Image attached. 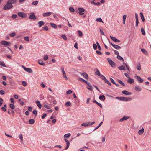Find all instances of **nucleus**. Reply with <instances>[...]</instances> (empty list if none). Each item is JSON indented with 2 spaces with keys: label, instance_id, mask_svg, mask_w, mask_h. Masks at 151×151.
<instances>
[{
  "label": "nucleus",
  "instance_id": "obj_28",
  "mask_svg": "<svg viewBox=\"0 0 151 151\" xmlns=\"http://www.w3.org/2000/svg\"><path fill=\"white\" fill-rule=\"evenodd\" d=\"M35 122V121L33 119H30L29 121V123L31 124H33Z\"/></svg>",
  "mask_w": 151,
  "mask_h": 151
},
{
  "label": "nucleus",
  "instance_id": "obj_13",
  "mask_svg": "<svg viewBox=\"0 0 151 151\" xmlns=\"http://www.w3.org/2000/svg\"><path fill=\"white\" fill-rule=\"evenodd\" d=\"M51 12H47L43 13V15L44 17H48L51 14Z\"/></svg>",
  "mask_w": 151,
  "mask_h": 151
},
{
  "label": "nucleus",
  "instance_id": "obj_17",
  "mask_svg": "<svg viewBox=\"0 0 151 151\" xmlns=\"http://www.w3.org/2000/svg\"><path fill=\"white\" fill-rule=\"evenodd\" d=\"M95 70H96V71L95 72V75L99 76H100L101 74L100 73L99 70L97 68H96Z\"/></svg>",
  "mask_w": 151,
  "mask_h": 151
},
{
  "label": "nucleus",
  "instance_id": "obj_29",
  "mask_svg": "<svg viewBox=\"0 0 151 151\" xmlns=\"http://www.w3.org/2000/svg\"><path fill=\"white\" fill-rule=\"evenodd\" d=\"M80 11L78 12V13L80 15H83L84 14V13L83 12L85 11V10H79Z\"/></svg>",
  "mask_w": 151,
  "mask_h": 151
},
{
  "label": "nucleus",
  "instance_id": "obj_41",
  "mask_svg": "<svg viewBox=\"0 0 151 151\" xmlns=\"http://www.w3.org/2000/svg\"><path fill=\"white\" fill-rule=\"evenodd\" d=\"M78 33L79 36L80 37H81L83 35V33L80 30L78 31Z\"/></svg>",
  "mask_w": 151,
  "mask_h": 151
},
{
  "label": "nucleus",
  "instance_id": "obj_40",
  "mask_svg": "<svg viewBox=\"0 0 151 151\" xmlns=\"http://www.w3.org/2000/svg\"><path fill=\"white\" fill-rule=\"evenodd\" d=\"M16 35V34L15 32H12L9 34V35L10 36L12 37H14Z\"/></svg>",
  "mask_w": 151,
  "mask_h": 151
},
{
  "label": "nucleus",
  "instance_id": "obj_47",
  "mask_svg": "<svg viewBox=\"0 0 151 151\" xmlns=\"http://www.w3.org/2000/svg\"><path fill=\"white\" fill-rule=\"evenodd\" d=\"M38 3V1H35L32 3V4L33 5H36Z\"/></svg>",
  "mask_w": 151,
  "mask_h": 151
},
{
  "label": "nucleus",
  "instance_id": "obj_22",
  "mask_svg": "<svg viewBox=\"0 0 151 151\" xmlns=\"http://www.w3.org/2000/svg\"><path fill=\"white\" fill-rule=\"evenodd\" d=\"M99 99L101 100L104 101L105 100V96L104 95H101L99 96Z\"/></svg>",
  "mask_w": 151,
  "mask_h": 151
},
{
  "label": "nucleus",
  "instance_id": "obj_50",
  "mask_svg": "<svg viewBox=\"0 0 151 151\" xmlns=\"http://www.w3.org/2000/svg\"><path fill=\"white\" fill-rule=\"evenodd\" d=\"M72 92V91L70 90H69L66 92V94H69Z\"/></svg>",
  "mask_w": 151,
  "mask_h": 151
},
{
  "label": "nucleus",
  "instance_id": "obj_49",
  "mask_svg": "<svg viewBox=\"0 0 151 151\" xmlns=\"http://www.w3.org/2000/svg\"><path fill=\"white\" fill-rule=\"evenodd\" d=\"M141 32L142 35H145V32L144 28L142 27L141 28Z\"/></svg>",
  "mask_w": 151,
  "mask_h": 151
},
{
  "label": "nucleus",
  "instance_id": "obj_4",
  "mask_svg": "<svg viewBox=\"0 0 151 151\" xmlns=\"http://www.w3.org/2000/svg\"><path fill=\"white\" fill-rule=\"evenodd\" d=\"M22 67L24 69V70L26 72L30 73H31L33 71L32 69L29 68H26L24 66L22 65Z\"/></svg>",
  "mask_w": 151,
  "mask_h": 151
},
{
  "label": "nucleus",
  "instance_id": "obj_57",
  "mask_svg": "<svg viewBox=\"0 0 151 151\" xmlns=\"http://www.w3.org/2000/svg\"><path fill=\"white\" fill-rule=\"evenodd\" d=\"M123 97H117L116 98L120 101H122Z\"/></svg>",
  "mask_w": 151,
  "mask_h": 151
},
{
  "label": "nucleus",
  "instance_id": "obj_54",
  "mask_svg": "<svg viewBox=\"0 0 151 151\" xmlns=\"http://www.w3.org/2000/svg\"><path fill=\"white\" fill-rule=\"evenodd\" d=\"M93 47L94 50H96L97 49V45L95 44H93Z\"/></svg>",
  "mask_w": 151,
  "mask_h": 151
},
{
  "label": "nucleus",
  "instance_id": "obj_16",
  "mask_svg": "<svg viewBox=\"0 0 151 151\" xmlns=\"http://www.w3.org/2000/svg\"><path fill=\"white\" fill-rule=\"evenodd\" d=\"M129 118V117L127 116H124L121 119L119 120V121L122 122L124 120H127V119Z\"/></svg>",
  "mask_w": 151,
  "mask_h": 151
},
{
  "label": "nucleus",
  "instance_id": "obj_18",
  "mask_svg": "<svg viewBox=\"0 0 151 151\" xmlns=\"http://www.w3.org/2000/svg\"><path fill=\"white\" fill-rule=\"evenodd\" d=\"M38 63L41 65L43 66H45V64L43 62V61L41 60H40L38 61Z\"/></svg>",
  "mask_w": 151,
  "mask_h": 151
},
{
  "label": "nucleus",
  "instance_id": "obj_55",
  "mask_svg": "<svg viewBox=\"0 0 151 151\" xmlns=\"http://www.w3.org/2000/svg\"><path fill=\"white\" fill-rule=\"evenodd\" d=\"M63 77L66 80H67L68 79V78L66 76V73L65 74H63Z\"/></svg>",
  "mask_w": 151,
  "mask_h": 151
},
{
  "label": "nucleus",
  "instance_id": "obj_20",
  "mask_svg": "<svg viewBox=\"0 0 151 151\" xmlns=\"http://www.w3.org/2000/svg\"><path fill=\"white\" fill-rule=\"evenodd\" d=\"M112 46L116 49H119L121 48V47L118 45H116L114 44L112 45Z\"/></svg>",
  "mask_w": 151,
  "mask_h": 151
},
{
  "label": "nucleus",
  "instance_id": "obj_56",
  "mask_svg": "<svg viewBox=\"0 0 151 151\" xmlns=\"http://www.w3.org/2000/svg\"><path fill=\"white\" fill-rule=\"evenodd\" d=\"M10 101L13 104H14L15 103L14 99L13 98H10Z\"/></svg>",
  "mask_w": 151,
  "mask_h": 151
},
{
  "label": "nucleus",
  "instance_id": "obj_21",
  "mask_svg": "<svg viewBox=\"0 0 151 151\" xmlns=\"http://www.w3.org/2000/svg\"><path fill=\"white\" fill-rule=\"evenodd\" d=\"M144 132V129L142 127V129L139 130L138 131V134L139 135H142Z\"/></svg>",
  "mask_w": 151,
  "mask_h": 151
},
{
  "label": "nucleus",
  "instance_id": "obj_26",
  "mask_svg": "<svg viewBox=\"0 0 151 151\" xmlns=\"http://www.w3.org/2000/svg\"><path fill=\"white\" fill-rule=\"evenodd\" d=\"M71 135L70 133H68L65 134L64 136V138H68Z\"/></svg>",
  "mask_w": 151,
  "mask_h": 151
},
{
  "label": "nucleus",
  "instance_id": "obj_35",
  "mask_svg": "<svg viewBox=\"0 0 151 151\" xmlns=\"http://www.w3.org/2000/svg\"><path fill=\"white\" fill-rule=\"evenodd\" d=\"M8 1L12 4H14L16 3V0H9Z\"/></svg>",
  "mask_w": 151,
  "mask_h": 151
},
{
  "label": "nucleus",
  "instance_id": "obj_64",
  "mask_svg": "<svg viewBox=\"0 0 151 151\" xmlns=\"http://www.w3.org/2000/svg\"><path fill=\"white\" fill-rule=\"evenodd\" d=\"M28 109L29 111H31L32 109V107H28Z\"/></svg>",
  "mask_w": 151,
  "mask_h": 151
},
{
  "label": "nucleus",
  "instance_id": "obj_48",
  "mask_svg": "<svg viewBox=\"0 0 151 151\" xmlns=\"http://www.w3.org/2000/svg\"><path fill=\"white\" fill-rule=\"evenodd\" d=\"M22 84L24 86H26L27 85V83L26 81H23L22 82Z\"/></svg>",
  "mask_w": 151,
  "mask_h": 151
},
{
  "label": "nucleus",
  "instance_id": "obj_36",
  "mask_svg": "<svg viewBox=\"0 0 151 151\" xmlns=\"http://www.w3.org/2000/svg\"><path fill=\"white\" fill-rule=\"evenodd\" d=\"M10 108L12 109H14L15 108L14 105L12 104H10L9 105Z\"/></svg>",
  "mask_w": 151,
  "mask_h": 151
},
{
  "label": "nucleus",
  "instance_id": "obj_1",
  "mask_svg": "<svg viewBox=\"0 0 151 151\" xmlns=\"http://www.w3.org/2000/svg\"><path fill=\"white\" fill-rule=\"evenodd\" d=\"M29 18L30 19L32 20L33 21H35L37 19V17L34 12H31L29 13Z\"/></svg>",
  "mask_w": 151,
  "mask_h": 151
},
{
  "label": "nucleus",
  "instance_id": "obj_53",
  "mask_svg": "<svg viewBox=\"0 0 151 151\" xmlns=\"http://www.w3.org/2000/svg\"><path fill=\"white\" fill-rule=\"evenodd\" d=\"M71 103L70 101H68L65 103V105L66 106H70Z\"/></svg>",
  "mask_w": 151,
  "mask_h": 151
},
{
  "label": "nucleus",
  "instance_id": "obj_51",
  "mask_svg": "<svg viewBox=\"0 0 151 151\" xmlns=\"http://www.w3.org/2000/svg\"><path fill=\"white\" fill-rule=\"evenodd\" d=\"M44 106L45 108H47V109H50V106L46 104H44Z\"/></svg>",
  "mask_w": 151,
  "mask_h": 151
},
{
  "label": "nucleus",
  "instance_id": "obj_34",
  "mask_svg": "<svg viewBox=\"0 0 151 151\" xmlns=\"http://www.w3.org/2000/svg\"><path fill=\"white\" fill-rule=\"evenodd\" d=\"M137 69L138 70H141V65L140 64H137Z\"/></svg>",
  "mask_w": 151,
  "mask_h": 151
},
{
  "label": "nucleus",
  "instance_id": "obj_6",
  "mask_svg": "<svg viewBox=\"0 0 151 151\" xmlns=\"http://www.w3.org/2000/svg\"><path fill=\"white\" fill-rule=\"evenodd\" d=\"M18 15L22 18H24L26 17V14L22 12H19L18 13Z\"/></svg>",
  "mask_w": 151,
  "mask_h": 151
},
{
  "label": "nucleus",
  "instance_id": "obj_12",
  "mask_svg": "<svg viewBox=\"0 0 151 151\" xmlns=\"http://www.w3.org/2000/svg\"><path fill=\"white\" fill-rule=\"evenodd\" d=\"M45 22L43 21H40L38 22V24L39 27H41L45 24Z\"/></svg>",
  "mask_w": 151,
  "mask_h": 151
},
{
  "label": "nucleus",
  "instance_id": "obj_5",
  "mask_svg": "<svg viewBox=\"0 0 151 151\" xmlns=\"http://www.w3.org/2000/svg\"><path fill=\"white\" fill-rule=\"evenodd\" d=\"M1 44L2 45H4L6 47L7 46H9V44H11V42H10L2 40L1 41Z\"/></svg>",
  "mask_w": 151,
  "mask_h": 151
},
{
  "label": "nucleus",
  "instance_id": "obj_59",
  "mask_svg": "<svg viewBox=\"0 0 151 151\" xmlns=\"http://www.w3.org/2000/svg\"><path fill=\"white\" fill-rule=\"evenodd\" d=\"M23 136L22 134H20L19 136V138L22 141H23Z\"/></svg>",
  "mask_w": 151,
  "mask_h": 151
},
{
  "label": "nucleus",
  "instance_id": "obj_52",
  "mask_svg": "<svg viewBox=\"0 0 151 151\" xmlns=\"http://www.w3.org/2000/svg\"><path fill=\"white\" fill-rule=\"evenodd\" d=\"M43 29L47 31L48 30V28L47 26H45L42 27Z\"/></svg>",
  "mask_w": 151,
  "mask_h": 151
},
{
  "label": "nucleus",
  "instance_id": "obj_24",
  "mask_svg": "<svg viewBox=\"0 0 151 151\" xmlns=\"http://www.w3.org/2000/svg\"><path fill=\"white\" fill-rule=\"evenodd\" d=\"M118 68L120 70H125V66L121 65L118 67Z\"/></svg>",
  "mask_w": 151,
  "mask_h": 151
},
{
  "label": "nucleus",
  "instance_id": "obj_38",
  "mask_svg": "<svg viewBox=\"0 0 151 151\" xmlns=\"http://www.w3.org/2000/svg\"><path fill=\"white\" fill-rule=\"evenodd\" d=\"M81 125L83 126L87 127L88 126V124L87 122H85V123H83Z\"/></svg>",
  "mask_w": 151,
  "mask_h": 151
},
{
  "label": "nucleus",
  "instance_id": "obj_30",
  "mask_svg": "<svg viewBox=\"0 0 151 151\" xmlns=\"http://www.w3.org/2000/svg\"><path fill=\"white\" fill-rule=\"evenodd\" d=\"M51 26L54 28H56L57 27V25L53 23H50Z\"/></svg>",
  "mask_w": 151,
  "mask_h": 151
},
{
  "label": "nucleus",
  "instance_id": "obj_23",
  "mask_svg": "<svg viewBox=\"0 0 151 151\" xmlns=\"http://www.w3.org/2000/svg\"><path fill=\"white\" fill-rule=\"evenodd\" d=\"M141 50L142 52L146 55H148L147 52L144 49H141Z\"/></svg>",
  "mask_w": 151,
  "mask_h": 151
},
{
  "label": "nucleus",
  "instance_id": "obj_14",
  "mask_svg": "<svg viewBox=\"0 0 151 151\" xmlns=\"http://www.w3.org/2000/svg\"><path fill=\"white\" fill-rule=\"evenodd\" d=\"M35 102L36 103L37 106L40 109L42 107V105L40 102L38 100H37Z\"/></svg>",
  "mask_w": 151,
  "mask_h": 151
},
{
  "label": "nucleus",
  "instance_id": "obj_44",
  "mask_svg": "<svg viewBox=\"0 0 151 151\" xmlns=\"http://www.w3.org/2000/svg\"><path fill=\"white\" fill-rule=\"evenodd\" d=\"M0 65L4 67H6V66L3 61H0Z\"/></svg>",
  "mask_w": 151,
  "mask_h": 151
},
{
  "label": "nucleus",
  "instance_id": "obj_58",
  "mask_svg": "<svg viewBox=\"0 0 151 151\" xmlns=\"http://www.w3.org/2000/svg\"><path fill=\"white\" fill-rule=\"evenodd\" d=\"M110 80L112 83L114 84H116L114 80L111 78H110Z\"/></svg>",
  "mask_w": 151,
  "mask_h": 151
},
{
  "label": "nucleus",
  "instance_id": "obj_27",
  "mask_svg": "<svg viewBox=\"0 0 151 151\" xmlns=\"http://www.w3.org/2000/svg\"><path fill=\"white\" fill-rule=\"evenodd\" d=\"M140 15L141 16V19L143 22L145 21V18L144 17L143 14L142 12H141L140 13Z\"/></svg>",
  "mask_w": 151,
  "mask_h": 151
},
{
  "label": "nucleus",
  "instance_id": "obj_31",
  "mask_svg": "<svg viewBox=\"0 0 151 151\" xmlns=\"http://www.w3.org/2000/svg\"><path fill=\"white\" fill-rule=\"evenodd\" d=\"M96 20L98 22H102V23H104L103 21L102 20V19L101 18H97Z\"/></svg>",
  "mask_w": 151,
  "mask_h": 151
},
{
  "label": "nucleus",
  "instance_id": "obj_42",
  "mask_svg": "<svg viewBox=\"0 0 151 151\" xmlns=\"http://www.w3.org/2000/svg\"><path fill=\"white\" fill-rule=\"evenodd\" d=\"M106 83L108 84V85H111V83H110V82L106 79L104 81Z\"/></svg>",
  "mask_w": 151,
  "mask_h": 151
},
{
  "label": "nucleus",
  "instance_id": "obj_32",
  "mask_svg": "<svg viewBox=\"0 0 151 151\" xmlns=\"http://www.w3.org/2000/svg\"><path fill=\"white\" fill-rule=\"evenodd\" d=\"M118 81L119 82V83L121 85H122L123 86H125V84L121 80H118Z\"/></svg>",
  "mask_w": 151,
  "mask_h": 151
},
{
  "label": "nucleus",
  "instance_id": "obj_60",
  "mask_svg": "<svg viewBox=\"0 0 151 151\" xmlns=\"http://www.w3.org/2000/svg\"><path fill=\"white\" fill-rule=\"evenodd\" d=\"M5 93L4 91L3 90H0V94L1 95H4Z\"/></svg>",
  "mask_w": 151,
  "mask_h": 151
},
{
  "label": "nucleus",
  "instance_id": "obj_61",
  "mask_svg": "<svg viewBox=\"0 0 151 151\" xmlns=\"http://www.w3.org/2000/svg\"><path fill=\"white\" fill-rule=\"evenodd\" d=\"M33 113L35 116H36L37 114V111L36 110H33Z\"/></svg>",
  "mask_w": 151,
  "mask_h": 151
},
{
  "label": "nucleus",
  "instance_id": "obj_8",
  "mask_svg": "<svg viewBox=\"0 0 151 151\" xmlns=\"http://www.w3.org/2000/svg\"><path fill=\"white\" fill-rule=\"evenodd\" d=\"M132 100L131 98H129L125 97H123L122 101H130Z\"/></svg>",
  "mask_w": 151,
  "mask_h": 151
},
{
  "label": "nucleus",
  "instance_id": "obj_3",
  "mask_svg": "<svg viewBox=\"0 0 151 151\" xmlns=\"http://www.w3.org/2000/svg\"><path fill=\"white\" fill-rule=\"evenodd\" d=\"M107 60L109 64L111 67L114 68L115 67L116 64L111 59L108 58Z\"/></svg>",
  "mask_w": 151,
  "mask_h": 151
},
{
  "label": "nucleus",
  "instance_id": "obj_37",
  "mask_svg": "<svg viewBox=\"0 0 151 151\" xmlns=\"http://www.w3.org/2000/svg\"><path fill=\"white\" fill-rule=\"evenodd\" d=\"M117 58L119 60H122L123 61H124V60L123 59V58L121 56H120V55H117Z\"/></svg>",
  "mask_w": 151,
  "mask_h": 151
},
{
  "label": "nucleus",
  "instance_id": "obj_2",
  "mask_svg": "<svg viewBox=\"0 0 151 151\" xmlns=\"http://www.w3.org/2000/svg\"><path fill=\"white\" fill-rule=\"evenodd\" d=\"M13 6L11 3L8 1L7 4L4 7V9H9L12 8Z\"/></svg>",
  "mask_w": 151,
  "mask_h": 151
},
{
  "label": "nucleus",
  "instance_id": "obj_39",
  "mask_svg": "<svg viewBox=\"0 0 151 151\" xmlns=\"http://www.w3.org/2000/svg\"><path fill=\"white\" fill-rule=\"evenodd\" d=\"M100 76L101 79L103 80L104 81L106 79V78L102 75H101Z\"/></svg>",
  "mask_w": 151,
  "mask_h": 151
},
{
  "label": "nucleus",
  "instance_id": "obj_19",
  "mask_svg": "<svg viewBox=\"0 0 151 151\" xmlns=\"http://www.w3.org/2000/svg\"><path fill=\"white\" fill-rule=\"evenodd\" d=\"M134 79L131 78H128V79L127 81L129 83L132 84L134 82Z\"/></svg>",
  "mask_w": 151,
  "mask_h": 151
},
{
  "label": "nucleus",
  "instance_id": "obj_25",
  "mask_svg": "<svg viewBox=\"0 0 151 151\" xmlns=\"http://www.w3.org/2000/svg\"><path fill=\"white\" fill-rule=\"evenodd\" d=\"M93 102L96 103L101 108H102V105L101 104L95 100L93 101Z\"/></svg>",
  "mask_w": 151,
  "mask_h": 151
},
{
  "label": "nucleus",
  "instance_id": "obj_10",
  "mask_svg": "<svg viewBox=\"0 0 151 151\" xmlns=\"http://www.w3.org/2000/svg\"><path fill=\"white\" fill-rule=\"evenodd\" d=\"M135 77L136 78L137 81L139 83H141L143 81V80L140 77L138 76H135Z\"/></svg>",
  "mask_w": 151,
  "mask_h": 151
},
{
  "label": "nucleus",
  "instance_id": "obj_46",
  "mask_svg": "<svg viewBox=\"0 0 151 151\" xmlns=\"http://www.w3.org/2000/svg\"><path fill=\"white\" fill-rule=\"evenodd\" d=\"M43 58L45 60H46L48 58V56L47 55H46L44 56L43 57Z\"/></svg>",
  "mask_w": 151,
  "mask_h": 151
},
{
  "label": "nucleus",
  "instance_id": "obj_43",
  "mask_svg": "<svg viewBox=\"0 0 151 151\" xmlns=\"http://www.w3.org/2000/svg\"><path fill=\"white\" fill-rule=\"evenodd\" d=\"M24 40L27 42H29V38L28 36H26L24 37Z\"/></svg>",
  "mask_w": 151,
  "mask_h": 151
},
{
  "label": "nucleus",
  "instance_id": "obj_7",
  "mask_svg": "<svg viewBox=\"0 0 151 151\" xmlns=\"http://www.w3.org/2000/svg\"><path fill=\"white\" fill-rule=\"evenodd\" d=\"M80 74L81 75H82L83 76V77H84V78L87 80H88V74L85 73H80Z\"/></svg>",
  "mask_w": 151,
  "mask_h": 151
},
{
  "label": "nucleus",
  "instance_id": "obj_45",
  "mask_svg": "<svg viewBox=\"0 0 151 151\" xmlns=\"http://www.w3.org/2000/svg\"><path fill=\"white\" fill-rule=\"evenodd\" d=\"M61 37L64 40H67V37L64 35H61Z\"/></svg>",
  "mask_w": 151,
  "mask_h": 151
},
{
  "label": "nucleus",
  "instance_id": "obj_33",
  "mask_svg": "<svg viewBox=\"0 0 151 151\" xmlns=\"http://www.w3.org/2000/svg\"><path fill=\"white\" fill-rule=\"evenodd\" d=\"M91 3L92 4H93L95 5H100V2H97V3H95L93 1H91Z\"/></svg>",
  "mask_w": 151,
  "mask_h": 151
},
{
  "label": "nucleus",
  "instance_id": "obj_62",
  "mask_svg": "<svg viewBox=\"0 0 151 151\" xmlns=\"http://www.w3.org/2000/svg\"><path fill=\"white\" fill-rule=\"evenodd\" d=\"M66 145H67L65 149V150H67L69 147L70 145V143H67Z\"/></svg>",
  "mask_w": 151,
  "mask_h": 151
},
{
  "label": "nucleus",
  "instance_id": "obj_63",
  "mask_svg": "<svg viewBox=\"0 0 151 151\" xmlns=\"http://www.w3.org/2000/svg\"><path fill=\"white\" fill-rule=\"evenodd\" d=\"M47 115L46 113H44L42 116V119H44L47 116Z\"/></svg>",
  "mask_w": 151,
  "mask_h": 151
},
{
  "label": "nucleus",
  "instance_id": "obj_15",
  "mask_svg": "<svg viewBox=\"0 0 151 151\" xmlns=\"http://www.w3.org/2000/svg\"><path fill=\"white\" fill-rule=\"evenodd\" d=\"M135 89L137 91H139L141 90V88L139 86L136 85L135 86Z\"/></svg>",
  "mask_w": 151,
  "mask_h": 151
},
{
  "label": "nucleus",
  "instance_id": "obj_9",
  "mask_svg": "<svg viewBox=\"0 0 151 151\" xmlns=\"http://www.w3.org/2000/svg\"><path fill=\"white\" fill-rule=\"evenodd\" d=\"M110 37L113 41L115 42H120V41L119 40L117 39L114 37H112L111 36H110Z\"/></svg>",
  "mask_w": 151,
  "mask_h": 151
},
{
  "label": "nucleus",
  "instance_id": "obj_11",
  "mask_svg": "<svg viewBox=\"0 0 151 151\" xmlns=\"http://www.w3.org/2000/svg\"><path fill=\"white\" fill-rule=\"evenodd\" d=\"M122 93L123 94H125L126 95H130L132 94V93L130 92H128L126 90H124L122 91Z\"/></svg>",
  "mask_w": 151,
  "mask_h": 151
}]
</instances>
